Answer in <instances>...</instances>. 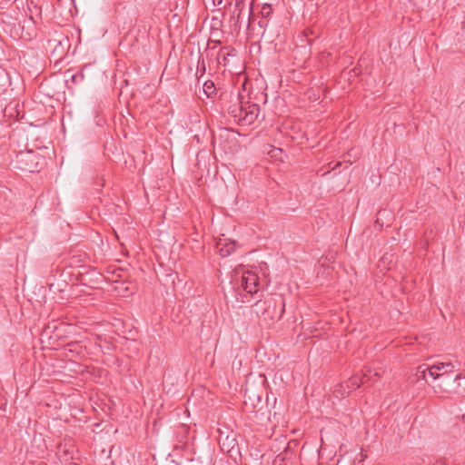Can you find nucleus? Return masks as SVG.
<instances>
[{"label":"nucleus","mask_w":465,"mask_h":465,"mask_svg":"<svg viewBox=\"0 0 465 465\" xmlns=\"http://www.w3.org/2000/svg\"><path fill=\"white\" fill-rule=\"evenodd\" d=\"M451 362H440L434 365L421 364L417 367L416 380H424L430 385L436 393L450 391L449 385L452 379L450 375L454 372Z\"/></svg>","instance_id":"f257e3e1"},{"label":"nucleus","mask_w":465,"mask_h":465,"mask_svg":"<svg viewBox=\"0 0 465 465\" xmlns=\"http://www.w3.org/2000/svg\"><path fill=\"white\" fill-rule=\"evenodd\" d=\"M258 317L270 325L279 321L285 311V299L282 294H272L254 304Z\"/></svg>","instance_id":"f03ea898"},{"label":"nucleus","mask_w":465,"mask_h":465,"mask_svg":"<svg viewBox=\"0 0 465 465\" xmlns=\"http://www.w3.org/2000/svg\"><path fill=\"white\" fill-rule=\"evenodd\" d=\"M84 75L94 83H104L108 79L106 65L102 64H85L81 72L70 75V81L74 84H81Z\"/></svg>","instance_id":"7ed1b4c3"},{"label":"nucleus","mask_w":465,"mask_h":465,"mask_svg":"<svg viewBox=\"0 0 465 465\" xmlns=\"http://www.w3.org/2000/svg\"><path fill=\"white\" fill-rule=\"evenodd\" d=\"M40 156L34 151L19 152L15 159V168L22 172L39 173Z\"/></svg>","instance_id":"20e7f679"},{"label":"nucleus","mask_w":465,"mask_h":465,"mask_svg":"<svg viewBox=\"0 0 465 465\" xmlns=\"http://www.w3.org/2000/svg\"><path fill=\"white\" fill-rule=\"evenodd\" d=\"M123 330L118 331V345H121L122 351L136 352L138 351L137 335L138 331L135 328L126 330L125 322H122Z\"/></svg>","instance_id":"39448f33"},{"label":"nucleus","mask_w":465,"mask_h":465,"mask_svg":"<svg viewBox=\"0 0 465 465\" xmlns=\"http://www.w3.org/2000/svg\"><path fill=\"white\" fill-rule=\"evenodd\" d=\"M47 46L51 50V56L58 62L67 54L71 45L69 38L65 35H62L49 39L47 41Z\"/></svg>","instance_id":"423d86ee"},{"label":"nucleus","mask_w":465,"mask_h":465,"mask_svg":"<svg viewBox=\"0 0 465 465\" xmlns=\"http://www.w3.org/2000/svg\"><path fill=\"white\" fill-rule=\"evenodd\" d=\"M72 438H64V441L56 445L55 454L59 460L65 464H72L74 460V452L75 450Z\"/></svg>","instance_id":"0eeeda50"},{"label":"nucleus","mask_w":465,"mask_h":465,"mask_svg":"<svg viewBox=\"0 0 465 465\" xmlns=\"http://www.w3.org/2000/svg\"><path fill=\"white\" fill-rule=\"evenodd\" d=\"M248 15V21H247V30L248 34L251 35H263L265 33V29L268 25L269 21L265 18H261L257 22V26L255 25V17L253 16L252 13V6H250L248 12L246 13Z\"/></svg>","instance_id":"6e6552de"},{"label":"nucleus","mask_w":465,"mask_h":465,"mask_svg":"<svg viewBox=\"0 0 465 465\" xmlns=\"http://www.w3.org/2000/svg\"><path fill=\"white\" fill-rule=\"evenodd\" d=\"M258 285V276L252 272H244L240 280V283L238 286V290H242L248 294H253L258 292L257 289Z\"/></svg>","instance_id":"1a4fd4ad"},{"label":"nucleus","mask_w":465,"mask_h":465,"mask_svg":"<svg viewBox=\"0 0 465 465\" xmlns=\"http://www.w3.org/2000/svg\"><path fill=\"white\" fill-rule=\"evenodd\" d=\"M137 291L136 284L131 280V274L128 276L118 273V296L129 297Z\"/></svg>","instance_id":"9d476101"},{"label":"nucleus","mask_w":465,"mask_h":465,"mask_svg":"<svg viewBox=\"0 0 465 465\" xmlns=\"http://www.w3.org/2000/svg\"><path fill=\"white\" fill-rule=\"evenodd\" d=\"M260 106L256 104H248L243 106V112L241 123L243 124H252L258 118L260 114Z\"/></svg>","instance_id":"9b49d317"},{"label":"nucleus","mask_w":465,"mask_h":465,"mask_svg":"<svg viewBox=\"0 0 465 465\" xmlns=\"http://www.w3.org/2000/svg\"><path fill=\"white\" fill-rule=\"evenodd\" d=\"M236 247V241L220 239L217 242L218 252L222 257H227L232 254L235 251Z\"/></svg>","instance_id":"f8f14e48"},{"label":"nucleus","mask_w":465,"mask_h":465,"mask_svg":"<svg viewBox=\"0 0 465 465\" xmlns=\"http://www.w3.org/2000/svg\"><path fill=\"white\" fill-rule=\"evenodd\" d=\"M244 6L243 4L241 2H236L234 10L232 11V14L230 17V21L233 23V29L234 31L239 32L241 30V23L242 20V15Z\"/></svg>","instance_id":"ddd939ff"},{"label":"nucleus","mask_w":465,"mask_h":465,"mask_svg":"<svg viewBox=\"0 0 465 465\" xmlns=\"http://www.w3.org/2000/svg\"><path fill=\"white\" fill-rule=\"evenodd\" d=\"M450 391L455 392L457 394H464L465 393V377L460 374L455 375L452 379L451 383L448 386Z\"/></svg>","instance_id":"4468645a"},{"label":"nucleus","mask_w":465,"mask_h":465,"mask_svg":"<svg viewBox=\"0 0 465 465\" xmlns=\"http://www.w3.org/2000/svg\"><path fill=\"white\" fill-rule=\"evenodd\" d=\"M243 106L244 105L237 100L234 104L228 106L227 112L232 117L234 118L235 121L241 123Z\"/></svg>","instance_id":"2eb2a0df"},{"label":"nucleus","mask_w":465,"mask_h":465,"mask_svg":"<svg viewBox=\"0 0 465 465\" xmlns=\"http://www.w3.org/2000/svg\"><path fill=\"white\" fill-rule=\"evenodd\" d=\"M116 145L113 135H110V139H106L104 143V154L109 159L114 154Z\"/></svg>","instance_id":"dca6fc26"},{"label":"nucleus","mask_w":465,"mask_h":465,"mask_svg":"<svg viewBox=\"0 0 465 465\" xmlns=\"http://www.w3.org/2000/svg\"><path fill=\"white\" fill-rule=\"evenodd\" d=\"M361 375L365 381V383L376 381V379L380 377L379 371L376 369L372 370L371 367H365Z\"/></svg>","instance_id":"f3484780"},{"label":"nucleus","mask_w":465,"mask_h":465,"mask_svg":"<svg viewBox=\"0 0 465 465\" xmlns=\"http://www.w3.org/2000/svg\"><path fill=\"white\" fill-rule=\"evenodd\" d=\"M365 381L363 378H361V375H354L351 376L347 381H346V387L351 390H356L360 388L361 384H364Z\"/></svg>","instance_id":"a211bd4d"},{"label":"nucleus","mask_w":465,"mask_h":465,"mask_svg":"<svg viewBox=\"0 0 465 465\" xmlns=\"http://www.w3.org/2000/svg\"><path fill=\"white\" fill-rule=\"evenodd\" d=\"M297 446H298V442L296 440L289 441L287 444V447L281 454L278 455V458H280L282 460L289 459L290 453H292L293 449L296 448Z\"/></svg>","instance_id":"6ab92c4d"},{"label":"nucleus","mask_w":465,"mask_h":465,"mask_svg":"<svg viewBox=\"0 0 465 465\" xmlns=\"http://www.w3.org/2000/svg\"><path fill=\"white\" fill-rule=\"evenodd\" d=\"M15 20L10 14L5 11H0V23L6 26L15 25Z\"/></svg>","instance_id":"aec40b11"},{"label":"nucleus","mask_w":465,"mask_h":465,"mask_svg":"<svg viewBox=\"0 0 465 465\" xmlns=\"http://www.w3.org/2000/svg\"><path fill=\"white\" fill-rule=\"evenodd\" d=\"M206 68H205V62L203 55H199L198 61H197V68H196V77L200 78L205 74Z\"/></svg>","instance_id":"412c9836"},{"label":"nucleus","mask_w":465,"mask_h":465,"mask_svg":"<svg viewBox=\"0 0 465 465\" xmlns=\"http://www.w3.org/2000/svg\"><path fill=\"white\" fill-rule=\"evenodd\" d=\"M130 270H134V268L129 262L118 259V272H123V275L128 276V274H130Z\"/></svg>","instance_id":"4be33fe9"},{"label":"nucleus","mask_w":465,"mask_h":465,"mask_svg":"<svg viewBox=\"0 0 465 465\" xmlns=\"http://www.w3.org/2000/svg\"><path fill=\"white\" fill-rule=\"evenodd\" d=\"M203 91L208 97H211L213 94H215L216 89L213 83L211 81H206L203 84Z\"/></svg>","instance_id":"5701e85b"},{"label":"nucleus","mask_w":465,"mask_h":465,"mask_svg":"<svg viewBox=\"0 0 465 465\" xmlns=\"http://www.w3.org/2000/svg\"><path fill=\"white\" fill-rule=\"evenodd\" d=\"M85 258H86V253L74 254L69 258L70 265H74L81 262H84Z\"/></svg>","instance_id":"b1692460"},{"label":"nucleus","mask_w":465,"mask_h":465,"mask_svg":"<svg viewBox=\"0 0 465 465\" xmlns=\"http://www.w3.org/2000/svg\"><path fill=\"white\" fill-rule=\"evenodd\" d=\"M272 12L271 5L265 4L261 9V15L262 18L267 19Z\"/></svg>","instance_id":"393cba45"},{"label":"nucleus","mask_w":465,"mask_h":465,"mask_svg":"<svg viewBox=\"0 0 465 465\" xmlns=\"http://www.w3.org/2000/svg\"><path fill=\"white\" fill-rule=\"evenodd\" d=\"M8 82V74L7 72L2 68L0 65V88L4 87L5 84Z\"/></svg>","instance_id":"a878e982"},{"label":"nucleus","mask_w":465,"mask_h":465,"mask_svg":"<svg viewBox=\"0 0 465 465\" xmlns=\"http://www.w3.org/2000/svg\"><path fill=\"white\" fill-rule=\"evenodd\" d=\"M68 351L70 352H76V354H79L82 351V346L78 345L77 343H68L66 345Z\"/></svg>","instance_id":"bb28decb"},{"label":"nucleus","mask_w":465,"mask_h":465,"mask_svg":"<svg viewBox=\"0 0 465 465\" xmlns=\"http://www.w3.org/2000/svg\"><path fill=\"white\" fill-rule=\"evenodd\" d=\"M244 398H245V400H244V405H245V406H247V405H248V401H247L248 400H249L250 401H252V396H251V395H247V393H245V394H244ZM252 407H253V408L255 407V405H254V403H253V402H252Z\"/></svg>","instance_id":"cd10ccee"},{"label":"nucleus","mask_w":465,"mask_h":465,"mask_svg":"<svg viewBox=\"0 0 465 465\" xmlns=\"http://www.w3.org/2000/svg\"><path fill=\"white\" fill-rule=\"evenodd\" d=\"M119 245H120V248H121V253L123 255H127V251L124 249V244L123 243H119Z\"/></svg>","instance_id":"c85d7f7f"},{"label":"nucleus","mask_w":465,"mask_h":465,"mask_svg":"<svg viewBox=\"0 0 465 465\" xmlns=\"http://www.w3.org/2000/svg\"><path fill=\"white\" fill-rule=\"evenodd\" d=\"M227 50H229V47H223V48L221 49V53H223V55H224V56H225V55H230V53H229V52H226V53H225V51H227Z\"/></svg>","instance_id":"c756f323"},{"label":"nucleus","mask_w":465,"mask_h":465,"mask_svg":"<svg viewBox=\"0 0 465 465\" xmlns=\"http://www.w3.org/2000/svg\"><path fill=\"white\" fill-rule=\"evenodd\" d=\"M303 33H304V35H305L306 37H308V36H309V35H312V34H313V32H312L311 29H308V28H307V29H305Z\"/></svg>","instance_id":"7c9ffc66"},{"label":"nucleus","mask_w":465,"mask_h":465,"mask_svg":"<svg viewBox=\"0 0 465 465\" xmlns=\"http://www.w3.org/2000/svg\"><path fill=\"white\" fill-rule=\"evenodd\" d=\"M115 77H116V68H114V69L113 70V79H114V83H115V82H116V81H115Z\"/></svg>","instance_id":"2f4dec72"},{"label":"nucleus","mask_w":465,"mask_h":465,"mask_svg":"<svg viewBox=\"0 0 465 465\" xmlns=\"http://www.w3.org/2000/svg\"><path fill=\"white\" fill-rule=\"evenodd\" d=\"M341 165V163L340 162H338V163H335V165L331 169L335 170V169H337Z\"/></svg>","instance_id":"473e14b6"},{"label":"nucleus","mask_w":465,"mask_h":465,"mask_svg":"<svg viewBox=\"0 0 465 465\" xmlns=\"http://www.w3.org/2000/svg\"><path fill=\"white\" fill-rule=\"evenodd\" d=\"M39 291H40V292H41V291H43V292H44V293H43V295H42V299L44 300V299H45V290H44V287H40V288H39Z\"/></svg>","instance_id":"72a5a7b5"},{"label":"nucleus","mask_w":465,"mask_h":465,"mask_svg":"<svg viewBox=\"0 0 465 465\" xmlns=\"http://www.w3.org/2000/svg\"><path fill=\"white\" fill-rule=\"evenodd\" d=\"M66 85H67L68 89H72L73 88V86L71 84H69V81L68 80H66Z\"/></svg>","instance_id":"f704fd0d"},{"label":"nucleus","mask_w":465,"mask_h":465,"mask_svg":"<svg viewBox=\"0 0 465 465\" xmlns=\"http://www.w3.org/2000/svg\"><path fill=\"white\" fill-rule=\"evenodd\" d=\"M257 398V401H261V397L259 395L256 396Z\"/></svg>","instance_id":"c9c22d12"},{"label":"nucleus","mask_w":465,"mask_h":465,"mask_svg":"<svg viewBox=\"0 0 465 465\" xmlns=\"http://www.w3.org/2000/svg\"><path fill=\"white\" fill-rule=\"evenodd\" d=\"M231 4V0H226V5H230Z\"/></svg>","instance_id":"e433bc0d"},{"label":"nucleus","mask_w":465,"mask_h":465,"mask_svg":"<svg viewBox=\"0 0 465 465\" xmlns=\"http://www.w3.org/2000/svg\"><path fill=\"white\" fill-rule=\"evenodd\" d=\"M113 449H114V446L111 447L110 453L113 451Z\"/></svg>","instance_id":"4c0bfd02"},{"label":"nucleus","mask_w":465,"mask_h":465,"mask_svg":"<svg viewBox=\"0 0 465 465\" xmlns=\"http://www.w3.org/2000/svg\"><path fill=\"white\" fill-rule=\"evenodd\" d=\"M307 42H308L309 44H311L312 40L308 38V39H307Z\"/></svg>","instance_id":"58836bf2"}]
</instances>
